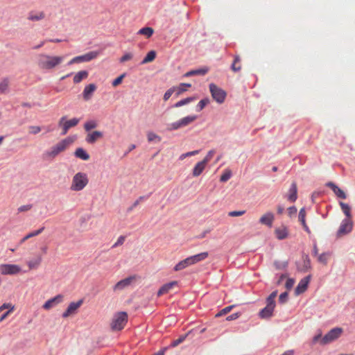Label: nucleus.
<instances>
[{"instance_id":"0e129e2a","label":"nucleus","mask_w":355,"mask_h":355,"mask_svg":"<svg viewBox=\"0 0 355 355\" xmlns=\"http://www.w3.org/2000/svg\"><path fill=\"white\" fill-rule=\"evenodd\" d=\"M241 315V313H235L226 318V320L230 321L237 319Z\"/></svg>"},{"instance_id":"c9c22d12","label":"nucleus","mask_w":355,"mask_h":355,"mask_svg":"<svg viewBox=\"0 0 355 355\" xmlns=\"http://www.w3.org/2000/svg\"><path fill=\"white\" fill-rule=\"evenodd\" d=\"M9 92V80L4 78L0 82V94H6Z\"/></svg>"},{"instance_id":"423d86ee","label":"nucleus","mask_w":355,"mask_h":355,"mask_svg":"<svg viewBox=\"0 0 355 355\" xmlns=\"http://www.w3.org/2000/svg\"><path fill=\"white\" fill-rule=\"evenodd\" d=\"M67 116H62L58 121V126L62 128V135H65L71 128L76 126L80 119L77 118H73L69 120H66Z\"/></svg>"},{"instance_id":"f03ea898","label":"nucleus","mask_w":355,"mask_h":355,"mask_svg":"<svg viewBox=\"0 0 355 355\" xmlns=\"http://www.w3.org/2000/svg\"><path fill=\"white\" fill-rule=\"evenodd\" d=\"M72 142L73 140L70 137L65 138L46 151L44 156L46 159H54L60 153L64 151Z\"/></svg>"},{"instance_id":"de8ad7c7","label":"nucleus","mask_w":355,"mask_h":355,"mask_svg":"<svg viewBox=\"0 0 355 355\" xmlns=\"http://www.w3.org/2000/svg\"><path fill=\"white\" fill-rule=\"evenodd\" d=\"M125 75L126 73H122L121 76H119L118 78H116V79H114L113 81H112V86L113 87H116L118 86L119 85H120L123 80V79L125 77Z\"/></svg>"},{"instance_id":"09e8293b","label":"nucleus","mask_w":355,"mask_h":355,"mask_svg":"<svg viewBox=\"0 0 355 355\" xmlns=\"http://www.w3.org/2000/svg\"><path fill=\"white\" fill-rule=\"evenodd\" d=\"M329 256L328 253H322L318 256V260L323 264H327Z\"/></svg>"},{"instance_id":"c85d7f7f","label":"nucleus","mask_w":355,"mask_h":355,"mask_svg":"<svg viewBox=\"0 0 355 355\" xmlns=\"http://www.w3.org/2000/svg\"><path fill=\"white\" fill-rule=\"evenodd\" d=\"M274 220V215L272 213L268 212L263 215L260 218V222L262 224L271 226Z\"/></svg>"},{"instance_id":"412c9836","label":"nucleus","mask_w":355,"mask_h":355,"mask_svg":"<svg viewBox=\"0 0 355 355\" xmlns=\"http://www.w3.org/2000/svg\"><path fill=\"white\" fill-rule=\"evenodd\" d=\"M276 237L279 240L285 239L288 236V230L287 227L282 225L275 230Z\"/></svg>"},{"instance_id":"7c9ffc66","label":"nucleus","mask_w":355,"mask_h":355,"mask_svg":"<svg viewBox=\"0 0 355 355\" xmlns=\"http://www.w3.org/2000/svg\"><path fill=\"white\" fill-rule=\"evenodd\" d=\"M89 73L87 71L83 70L78 71L74 76H73V83L77 84L80 83L83 80L86 79L88 77Z\"/></svg>"},{"instance_id":"4c0bfd02","label":"nucleus","mask_w":355,"mask_h":355,"mask_svg":"<svg viewBox=\"0 0 355 355\" xmlns=\"http://www.w3.org/2000/svg\"><path fill=\"white\" fill-rule=\"evenodd\" d=\"M191 333V331H189L187 334H184V335H182L180 336L178 339L173 340L171 345H169L168 347H177L178 345H180V343H182L185 339L188 336V335Z\"/></svg>"},{"instance_id":"aec40b11","label":"nucleus","mask_w":355,"mask_h":355,"mask_svg":"<svg viewBox=\"0 0 355 355\" xmlns=\"http://www.w3.org/2000/svg\"><path fill=\"white\" fill-rule=\"evenodd\" d=\"M45 18V13L43 11H31L28 15V20L38 21Z\"/></svg>"},{"instance_id":"393cba45","label":"nucleus","mask_w":355,"mask_h":355,"mask_svg":"<svg viewBox=\"0 0 355 355\" xmlns=\"http://www.w3.org/2000/svg\"><path fill=\"white\" fill-rule=\"evenodd\" d=\"M208 256H209L208 252H204L199 253L198 254H195L193 256H191V257H189V258L191 259L192 265H193V264H196L201 261L205 260V259H207L208 257Z\"/></svg>"},{"instance_id":"58836bf2","label":"nucleus","mask_w":355,"mask_h":355,"mask_svg":"<svg viewBox=\"0 0 355 355\" xmlns=\"http://www.w3.org/2000/svg\"><path fill=\"white\" fill-rule=\"evenodd\" d=\"M154 33V30L150 27H144L141 28L138 33L140 35H144L146 36L148 38L150 37Z\"/></svg>"},{"instance_id":"79ce46f5","label":"nucleus","mask_w":355,"mask_h":355,"mask_svg":"<svg viewBox=\"0 0 355 355\" xmlns=\"http://www.w3.org/2000/svg\"><path fill=\"white\" fill-rule=\"evenodd\" d=\"M234 306V305L226 306L225 308H224V309H221L220 311H218L216 314L215 317L219 318V317H221L223 315L227 314L228 313H230L232 311V309H233Z\"/></svg>"},{"instance_id":"bb28decb","label":"nucleus","mask_w":355,"mask_h":355,"mask_svg":"<svg viewBox=\"0 0 355 355\" xmlns=\"http://www.w3.org/2000/svg\"><path fill=\"white\" fill-rule=\"evenodd\" d=\"M297 184L295 182H293L288 191V195L287 197L288 200L291 202H295L297 198Z\"/></svg>"},{"instance_id":"2f4dec72","label":"nucleus","mask_w":355,"mask_h":355,"mask_svg":"<svg viewBox=\"0 0 355 355\" xmlns=\"http://www.w3.org/2000/svg\"><path fill=\"white\" fill-rule=\"evenodd\" d=\"M231 69L234 72L240 71L241 69V58L239 55H236L231 65Z\"/></svg>"},{"instance_id":"a878e982","label":"nucleus","mask_w":355,"mask_h":355,"mask_svg":"<svg viewBox=\"0 0 355 355\" xmlns=\"http://www.w3.org/2000/svg\"><path fill=\"white\" fill-rule=\"evenodd\" d=\"M209 71V69L207 67H203L198 69L195 70H191L188 72H187L184 74L185 77H190L192 76H204Z\"/></svg>"},{"instance_id":"0eeeda50","label":"nucleus","mask_w":355,"mask_h":355,"mask_svg":"<svg viewBox=\"0 0 355 355\" xmlns=\"http://www.w3.org/2000/svg\"><path fill=\"white\" fill-rule=\"evenodd\" d=\"M196 119L197 116L195 115L185 116L180 119L179 121H177L174 123L169 124L167 128V130L170 131L175 130L182 127L187 126L188 125L193 123Z\"/></svg>"},{"instance_id":"ddd939ff","label":"nucleus","mask_w":355,"mask_h":355,"mask_svg":"<svg viewBox=\"0 0 355 355\" xmlns=\"http://www.w3.org/2000/svg\"><path fill=\"white\" fill-rule=\"evenodd\" d=\"M353 223L351 219H344L338 230L337 234L340 236L349 233L352 230Z\"/></svg>"},{"instance_id":"f257e3e1","label":"nucleus","mask_w":355,"mask_h":355,"mask_svg":"<svg viewBox=\"0 0 355 355\" xmlns=\"http://www.w3.org/2000/svg\"><path fill=\"white\" fill-rule=\"evenodd\" d=\"M64 55L40 53L36 58V64L42 71H51L59 67L64 61Z\"/></svg>"},{"instance_id":"6e6d98bb","label":"nucleus","mask_w":355,"mask_h":355,"mask_svg":"<svg viewBox=\"0 0 355 355\" xmlns=\"http://www.w3.org/2000/svg\"><path fill=\"white\" fill-rule=\"evenodd\" d=\"M144 199V196H140L133 204L131 207L128 208L127 211L130 212L133 210V209L137 207L139 202Z\"/></svg>"},{"instance_id":"f704fd0d","label":"nucleus","mask_w":355,"mask_h":355,"mask_svg":"<svg viewBox=\"0 0 355 355\" xmlns=\"http://www.w3.org/2000/svg\"><path fill=\"white\" fill-rule=\"evenodd\" d=\"M340 208L343 211V212L345 214V215L347 216L346 219H350L352 217L351 214V208L347 203H345L343 202H340L339 203Z\"/></svg>"},{"instance_id":"69168bd1","label":"nucleus","mask_w":355,"mask_h":355,"mask_svg":"<svg viewBox=\"0 0 355 355\" xmlns=\"http://www.w3.org/2000/svg\"><path fill=\"white\" fill-rule=\"evenodd\" d=\"M31 208H32L31 205H22L18 208V211L19 212L27 211L30 210Z\"/></svg>"},{"instance_id":"3c124183","label":"nucleus","mask_w":355,"mask_h":355,"mask_svg":"<svg viewBox=\"0 0 355 355\" xmlns=\"http://www.w3.org/2000/svg\"><path fill=\"white\" fill-rule=\"evenodd\" d=\"M198 153H199V150H193V151H190V152H188V153H183V154H182L180 156V160H183L184 159H185L187 157L196 155H197Z\"/></svg>"},{"instance_id":"e433bc0d","label":"nucleus","mask_w":355,"mask_h":355,"mask_svg":"<svg viewBox=\"0 0 355 355\" xmlns=\"http://www.w3.org/2000/svg\"><path fill=\"white\" fill-rule=\"evenodd\" d=\"M156 57V52L155 51H149L146 57L143 59L141 64H144L148 62H150L155 60Z\"/></svg>"},{"instance_id":"8fccbe9b","label":"nucleus","mask_w":355,"mask_h":355,"mask_svg":"<svg viewBox=\"0 0 355 355\" xmlns=\"http://www.w3.org/2000/svg\"><path fill=\"white\" fill-rule=\"evenodd\" d=\"M215 153H216L215 150H210L207 153L205 157L202 159V161L205 162L207 164V163L211 161V159H212V157Z\"/></svg>"},{"instance_id":"c756f323","label":"nucleus","mask_w":355,"mask_h":355,"mask_svg":"<svg viewBox=\"0 0 355 355\" xmlns=\"http://www.w3.org/2000/svg\"><path fill=\"white\" fill-rule=\"evenodd\" d=\"M74 155L82 160L87 161L89 159V155L83 148H78L75 152Z\"/></svg>"},{"instance_id":"39448f33","label":"nucleus","mask_w":355,"mask_h":355,"mask_svg":"<svg viewBox=\"0 0 355 355\" xmlns=\"http://www.w3.org/2000/svg\"><path fill=\"white\" fill-rule=\"evenodd\" d=\"M209 87L212 98L218 103H223L225 101L227 96L226 92L222 88L218 87L214 83H210Z\"/></svg>"},{"instance_id":"338daca9","label":"nucleus","mask_w":355,"mask_h":355,"mask_svg":"<svg viewBox=\"0 0 355 355\" xmlns=\"http://www.w3.org/2000/svg\"><path fill=\"white\" fill-rule=\"evenodd\" d=\"M297 213V208L294 206L290 207L288 209V214L290 217L293 216Z\"/></svg>"},{"instance_id":"13d9d810","label":"nucleus","mask_w":355,"mask_h":355,"mask_svg":"<svg viewBox=\"0 0 355 355\" xmlns=\"http://www.w3.org/2000/svg\"><path fill=\"white\" fill-rule=\"evenodd\" d=\"M244 214V210L242 211H232L228 213V216L231 217L241 216Z\"/></svg>"},{"instance_id":"5fc2aeb1","label":"nucleus","mask_w":355,"mask_h":355,"mask_svg":"<svg viewBox=\"0 0 355 355\" xmlns=\"http://www.w3.org/2000/svg\"><path fill=\"white\" fill-rule=\"evenodd\" d=\"M175 90V87H174L168 89L164 95V100L167 101L168 99H169V98L171 96Z\"/></svg>"},{"instance_id":"20e7f679","label":"nucleus","mask_w":355,"mask_h":355,"mask_svg":"<svg viewBox=\"0 0 355 355\" xmlns=\"http://www.w3.org/2000/svg\"><path fill=\"white\" fill-rule=\"evenodd\" d=\"M128 322V314L126 312L121 311L115 313L110 323L112 331H121Z\"/></svg>"},{"instance_id":"1a4fd4ad","label":"nucleus","mask_w":355,"mask_h":355,"mask_svg":"<svg viewBox=\"0 0 355 355\" xmlns=\"http://www.w3.org/2000/svg\"><path fill=\"white\" fill-rule=\"evenodd\" d=\"M21 268L17 264L3 263L0 265V273L3 275H15L20 273Z\"/></svg>"},{"instance_id":"37998d69","label":"nucleus","mask_w":355,"mask_h":355,"mask_svg":"<svg viewBox=\"0 0 355 355\" xmlns=\"http://www.w3.org/2000/svg\"><path fill=\"white\" fill-rule=\"evenodd\" d=\"M191 85L190 83H181L179 87L177 88V96H179L182 92L187 91V88L191 87Z\"/></svg>"},{"instance_id":"bf43d9fd","label":"nucleus","mask_w":355,"mask_h":355,"mask_svg":"<svg viewBox=\"0 0 355 355\" xmlns=\"http://www.w3.org/2000/svg\"><path fill=\"white\" fill-rule=\"evenodd\" d=\"M277 292L273 291L267 298L266 302H271L272 304H275V299L277 297Z\"/></svg>"},{"instance_id":"a18cd8bd","label":"nucleus","mask_w":355,"mask_h":355,"mask_svg":"<svg viewBox=\"0 0 355 355\" xmlns=\"http://www.w3.org/2000/svg\"><path fill=\"white\" fill-rule=\"evenodd\" d=\"M209 103V98H203L202 99L201 101H200V102L198 103V104L197 105V110L198 111H201L202 110L204 109V107Z\"/></svg>"},{"instance_id":"5701e85b","label":"nucleus","mask_w":355,"mask_h":355,"mask_svg":"<svg viewBox=\"0 0 355 355\" xmlns=\"http://www.w3.org/2000/svg\"><path fill=\"white\" fill-rule=\"evenodd\" d=\"M306 211L304 208H302L300 210L299 215H298V219L299 221L301 223L304 230L305 232H306L308 234H311V230L308 225L306 223Z\"/></svg>"},{"instance_id":"49530a36","label":"nucleus","mask_w":355,"mask_h":355,"mask_svg":"<svg viewBox=\"0 0 355 355\" xmlns=\"http://www.w3.org/2000/svg\"><path fill=\"white\" fill-rule=\"evenodd\" d=\"M29 133L31 135H37L42 130V128L38 125H31L28 127Z\"/></svg>"},{"instance_id":"603ef678","label":"nucleus","mask_w":355,"mask_h":355,"mask_svg":"<svg viewBox=\"0 0 355 355\" xmlns=\"http://www.w3.org/2000/svg\"><path fill=\"white\" fill-rule=\"evenodd\" d=\"M133 58V54L132 53H125L119 60L121 63L127 62Z\"/></svg>"},{"instance_id":"f3484780","label":"nucleus","mask_w":355,"mask_h":355,"mask_svg":"<svg viewBox=\"0 0 355 355\" xmlns=\"http://www.w3.org/2000/svg\"><path fill=\"white\" fill-rule=\"evenodd\" d=\"M309 281H310L309 276L305 277L303 279H302L300 280V282H299L297 286L295 288V295H298L304 293L308 287Z\"/></svg>"},{"instance_id":"dca6fc26","label":"nucleus","mask_w":355,"mask_h":355,"mask_svg":"<svg viewBox=\"0 0 355 355\" xmlns=\"http://www.w3.org/2000/svg\"><path fill=\"white\" fill-rule=\"evenodd\" d=\"M96 89V86L94 83L89 84L85 86L83 92V99L86 101L90 100L93 96L94 92Z\"/></svg>"},{"instance_id":"4d7b16f0","label":"nucleus","mask_w":355,"mask_h":355,"mask_svg":"<svg viewBox=\"0 0 355 355\" xmlns=\"http://www.w3.org/2000/svg\"><path fill=\"white\" fill-rule=\"evenodd\" d=\"M230 177H231L230 171H226L220 176V181L225 182L227 181L230 178Z\"/></svg>"},{"instance_id":"864d4df0","label":"nucleus","mask_w":355,"mask_h":355,"mask_svg":"<svg viewBox=\"0 0 355 355\" xmlns=\"http://www.w3.org/2000/svg\"><path fill=\"white\" fill-rule=\"evenodd\" d=\"M125 240V236H120L119 238H118V240L117 241L112 245V248H115L118 246H120V245H122L124 243Z\"/></svg>"},{"instance_id":"cd10ccee","label":"nucleus","mask_w":355,"mask_h":355,"mask_svg":"<svg viewBox=\"0 0 355 355\" xmlns=\"http://www.w3.org/2000/svg\"><path fill=\"white\" fill-rule=\"evenodd\" d=\"M177 284V282H171L164 284L158 291L157 296H161L164 294L167 293L173 287Z\"/></svg>"},{"instance_id":"473e14b6","label":"nucleus","mask_w":355,"mask_h":355,"mask_svg":"<svg viewBox=\"0 0 355 355\" xmlns=\"http://www.w3.org/2000/svg\"><path fill=\"white\" fill-rule=\"evenodd\" d=\"M41 262H42V257L39 256V257H36L35 259L28 261L27 264H28L29 269L32 270V269H35V268H38V266L40 265Z\"/></svg>"},{"instance_id":"6ab92c4d","label":"nucleus","mask_w":355,"mask_h":355,"mask_svg":"<svg viewBox=\"0 0 355 355\" xmlns=\"http://www.w3.org/2000/svg\"><path fill=\"white\" fill-rule=\"evenodd\" d=\"M103 136V134L102 132L96 130L91 133L87 134V135L85 138V141L88 144H94L98 139L102 138Z\"/></svg>"},{"instance_id":"680f3d73","label":"nucleus","mask_w":355,"mask_h":355,"mask_svg":"<svg viewBox=\"0 0 355 355\" xmlns=\"http://www.w3.org/2000/svg\"><path fill=\"white\" fill-rule=\"evenodd\" d=\"M288 295L287 292L282 293L279 297V302L282 304L285 303L288 300Z\"/></svg>"},{"instance_id":"052dcab7","label":"nucleus","mask_w":355,"mask_h":355,"mask_svg":"<svg viewBox=\"0 0 355 355\" xmlns=\"http://www.w3.org/2000/svg\"><path fill=\"white\" fill-rule=\"evenodd\" d=\"M6 309H9V310L13 311L14 306H12L10 303H4L0 306V312L3 311Z\"/></svg>"},{"instance_id":"9d476101","label":"nucleus","mask_w":355,"mask_h":355,"mask_svg":"<svg viewBox=\"0 0 355 355\" xmlns=\"http://www.w3.org/2000/svg\"><path fill=\"white\" fill-rule=\"evenodd\" d=\"M98 55V53L97 51H90L84 55L73 58L68 62V65H71L75 63L89 62L93 59H95Z\"/></svg>"},{"instance_id":"4be33fe9","label":"nucleus","mask_w":355,"mask_h":355,"mask_svg":"<svg viewBox=\"0 0 355 355\" xmlns=\"http://www.w3.org/2000/svg\"><path fill=\"white\" fill-rule=\"evenodd\" d=\"M206 166H207V164L205 162H203L202 160L198 162L192 171L193 176L198 177L199 175H200L202 174V173L203 172V171L205 170Z\"/></svg>"},{"instance_id":"6e6552de","label":"nucleus","mask_w":355,"mask_h":355,"mask_svg":"<svg viewBox=\"0 0 355 355\" xmlns=\"http://www.w3.org/2000/svg\"><path fill=\"white\" fill-rule=\"evenodd\" d=\"M343 333V329L340 327H335L331 329L327 334H326L323 338L320 340L322 345H327L336 339H338Z\"/></svg>"},{"instance_id":"c03bdc74","label":"nucleus","mask_w":355,"mask_h":355,"mask_svg":"<svg viewBox=\"0 0 355 355\" xmlns=\"http://www.w3.org/2000/svg\"><path fill=\"white\" fill-rule=\"evenodd\" d=\"M147 138L149 142H152L155 140H157L158 142L161 141V137L153 132H148Z\"/></svg>"},{"instance_id":"ea45409f","label":"nucleus","mask_w":355,"mask_h":355,"mask_svg":"<svg viewBox=\"0 0 355 355\" xmlns=\"http://www.w3.org/2000/svg\"><path fill=\"white\" fill-rule=\"evenodd\" d=\"M196 98L195 97H188V98H184L178 102H177L174 105L173 107H181V106H183L184 105H187L189 103H191V101H193V100H195Z\"/></svg>"},{"instance_id":"7ed1b4c3","label":"nucleus","mask_w":355,"mask_h":355,"mask_svg":"<svg viewBox=\"0 0 355 355\" xmlns=\"http://www.w3.org/2000/svg\"><path fill=\"white\" fill-rule=\"evenodd\" d=\"M88 183L87 175L83 172H78L72 178L70 189L73 191H80L85 189Z\"/></svg>"},{"instance_id":"a211bd4d","label":"nucleus","mask_w":355,"mask_h":355,"mask_svg":"<svg viewBox=\"0 0 355 355\" xmlns=\"http://www.w3.org/2000/svg\"><path fill=\"white\" fill-rule=\"evenodd\" d=\"M326 186L330 188L338 198L341 199H345L347 198L345 191L340 189L334 182H329L326 184Z\"/></svg>"},{"instance_id":"4468645a","label":"nucleus","mask_w":355,"mask_h":355,"mask_svg":"<svg viewBox=\"0 0 355 355\" xmlns=\"http://www.w3.org/2000/svg\"><path fill=\"white\" fill-rule=\"evenodd\" d=\"M64 296L61 294L57 295L53 298L47 300L43 305L42 308L45 310H49L57 304L62 302Z\"/></svg>"},{"instance_id":"774afa93","label":"nucleus","mask_w":355,"mask_h":355,"mask_svg":"<svg viewBox=\"0 0 355 355\" xmlns=\"http://www.w3.org/2000/svg\"><path fill=\"white\" fill-rule=\"evenodd\" d=\"M168 349V347H164L157 352L153 354V355H164L166 351Z\"/></svg>"},{"instance_id":"72a5a7b5","label":"nucleus","mask_w":355,"mask_h":355,"mask_svg":"<svg viewBox=\"0 0 355 355\" xmlns=\"http://www.w3.org/2000/svg\"><path fill=\"white\" fill-rule=\"evenodd\" d=\"M44 230V227H42L41 228L37 230H35L32 232H30L29 234H28L26 236H25L20 241L21 243H23L24 242H25L26 240H28V239H31L32 237H34V236H36L39 234H40Z\"/></svg>"},{"instance_id":"9b49d317","label":"nucleus","mask_w":355,"mask_h":355,"mask_svg":"<svg viewBox=\"0 0 355 355\" xmlns=\"http://www.w3.org/2000/svg\"><path fill=\"white\" fill-rule=\"evenodd\" d=\"M83 304V300H79L77 302H71L65 311L63 312L62 316L64 318H67L71 315L76 314L78 310V309Z\"/></svg>"},{"instance_id":"2eb2a0df","label":"nucleus","mask_w":355,"mask_h":355,"mask_svg":"<svg viewBox=\"0 0 355 355\" xmlns=\"http://www.w3.org/2000/svg\"><path fill=\"white\" fill-rule=\"evenodd\" d=\"M267 304L260 312L259 315L261 318H269L272 316L275 304L271 302H266Z\"/></svg>"},{"instance_id":"b1692460","label":"nucleus","mask_w":355,"mask_h":355,"mask_svg":"<svg viewBox=\"0 0 355 355\" xmlns=\"http://www.w3.org/2000/svg\"><path fill=\"white\" fill-rule=\"evenodd\" d=\"M191 265H192V263H191L190 258L187 257L185 259L180 261L179 263H178L174 267V270L180 271V270H182Z\"/></svg>"},{"instance_id":"e2e57ef3","label":"nucleus","mask_w":355,"mask_h":355,"mask_svg":"<svg viewBox=\"0 0 355 355\" xmlns=\"http://www.w3.org/2000/svg\"><path fill=\"white\" fill-rule=\"evenodd\" d=\"M295 281L293 279H288L286 282L285 286L288 290H290L294 286Z\"/></svg>"},{"instance_id":"f8f14e48","label":"nucleus","mask_w":355,"mask_h":355,"mask_svg":"<svg viewBox=\"0 0 355 355\" xmlns=\"http://www.w3.org/2000/svg\"><path fill=\"white\" fill-rule=\"evenodd\" d=\"M136 278V276L133 275L118 282L113 286V291L116 292L123 290L124 288L130 286L135 281Z\"/></svg>"},{"instance_id":"a19ab883","label":"nucleus","mask_w":355,"mask_h":355,"mask_svg":"<svg viewBox=\"0 0 355 355\" xmlns=\"http://www.w3.org/2000/svg\"><path fill=\"white\" fill-rule=\"evenodd\" d=\"M98 124L96 123V121H94V120H90V121H87L85 124H84V128L86 131H89L92 129H94L97 127Z\"/></svg>"}]
</instances>
